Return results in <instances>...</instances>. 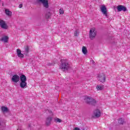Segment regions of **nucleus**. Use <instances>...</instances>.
Listing matches in <instances>:
<instances>
[{
	"label": "nucleus",
	"instance_id": "cd10ccee",
	"mask_svg": "<svg viewBox=\"0 0 130 130\" xmlns=\"http://www.w3.org/2000/svg\"><path fill=\"white\" fill-rule=\"evenodd\" d=\"M91 62H92V64L95 65V61H94L93 60H91Z\"/></svg>",
	"mask_w": 130,
	"mask_h": 130
},
{
	"label": "nucleus",
	"instance_id": "f03ea898",
	"mask_svg": "<svg viewBox=\"0 0 130 130\" xmlns=\"http://www.w3.org/2000/svg\"><path fill=\"white\" fill-rule=\"evenodd\" d=\"M60 69L62 70L63 72H67V71L70 69V64L67 62H64L61 64Z\"/></svg>",
	"mask_w": 130,
	"mask_h": 130
},
{
	"label": "nucleus",
	"instance_id": "dca6fc26",
	"mask_svg": "<svg viewBox=\"0 0 130 130\" xmlns=\"http://www.w3.org/2000/svg\"><path fill=\"white\" fill-rule=\"evenodd\" d=\"M5 13L7 16H9V17H11L12 16V12L10 11L9 9L5 10Z\"/></svg>",
	"mask_w": 130,
	"mask_h": 130
},
{
	"label": "nucleus",
	"instance_id": "20e7f679",
	"mask_svg": "<svg viewBox=\"0 0 130 130\" xmlns=\"http://www.w3.org/2000/svg\"><path fill=\"white\" fill-rule=\"evenodd\" d=\"M36 2L38 4H40V3L42 4L44 8H46V9H48L49 7V5H48V1L47 0H36Z\"/></svg>",
	"mask_w": 130,
	"mask_h": 130
},
{
	"label": "nucleus",
	"instance_id": "b1692460",
	"mask_svg": "<svg viewBox=\"0 0 130 130\" xmlns=\"http://www.w3.org/2000/svg\"><path fill=\"white\" fill-rule=\"evenodd\" d=\"M46 112H48L49 113H50V115H53V113H52V111L51 110H47Z\"/></svg>",
	"mask_w": 130,
	"mask_h": 130
},
{
	"label": "nucleus",
	"instance_id": "2f4dec72",
	"mask_svg": "<svg viewBox=\"0 0 130 130\" xmlns=\"http://www.w3.org/2000/svg\"><path fill=\"white\" fill-rule=\"evenodd\" d=\"M0 2H1V0H0Z\"/></svg>",
	"mask_w": 130,
	"mask_h": 130
},
{
	"label": "nucleus",
	"instance_id": "393cba45",
	"mask_svg": "<svg viewBox=\"0 0 130 130\" xmlns=\"http://www.w3.org/2000/svg\"><path fill=\"white\" fill-rule=\"evenodd\" d=\"M59 14H60L61 15H62V14H64V11H63V10L59 9Z\"/></svg>",
	"mask_w": 130,
	"mask_h": 130
},
{
	"label": "nucleus",
	"instance_id": "5701e85b",
	"mask_svg": "<svg viewBox=\"0 0 130 130\" xmlns=\"http://www.w3.org/2000/svg\"><path fill=\"white\" fill-rule=\"evenodd\" d=\"M79 30H76L74 31V36L78 37L79 36Z\"/></svg>",
	"mask_w": 130,
	"mask_h": 130
},
{
	"label": "nucleus",
	"instance_id": "ddd939ff",
	"mask_svg": "<svg viewBox=\"0 0 130 130\" xmlns=\"http://www.w3.org/2000/svg\"><path fill=\"white\" fill-rule=\"evenodd\" d=\"M51 16V11L50 9H47L46 13V18L47 19H49Z\"/></svg>",
	"mask_w": 130,
	"mask_h": 130
},
{
	"label": "nucleus",
	"instance_id": "c756f323",
	"mask_svg": "<svg viewBox=\"0 0 130 130\" xmlns=\"http://www.w3.org/2000/svg\"><path fill=\"white\" fill-rule=\"evenodd\" d=\"M28 126H29V127H30L31 124H29V125H28Z\"/></svg>",
	"mask_w": 130,
	"mask_h": 130
},
{
	"label": "nucleus",
	"instance_id": "1a4fd4ad",
	"mask_svg": "<svg viewBox=\"0 0 130 130\" xmlns=\"http://www.w3.org/2000/svg\"><path fill=\"white\" fill-rule=\"evenodd\" d=\"M117 9L118 12H121V11H123V12H126L127 10L126 7L122 5L118 6L117 7Z\"/></svg>",
	"mask_w": 130,
	"mask_h": 130
},
{
	"label": "nucleus",
	"instance_id": "423d86ee",
	"mask_svg": "<svg viewBox=\"0 0 130 130\" xmlns=\"http://www.w3.org/2000/svg\"><path fill=\"white\" fill-rule=\"evenodd\" d=\"M100 116H101V112L100 111V110L96 109L94 110L92 117H94L95 118H99Z\"/></svg>",
	"mask_w": 130,
	"mask_h": 130
},
{
	"label": "nucleus",
	"instance_id": "9d476101",
	"mask_svg": "<svg viewBox=\"0 0 130 130\" xmlns=\"http://www.w3.org/2000/svg\"><path fill=\"white\" fill-rule=\"evenodd\" d=\"M52 120V117L49 116L46 119L45 124L47 126H49L51 124V121Z\"/></svg>",
	"mask_w": 130,
	"mask_h": 130
},
{
	"label": "nucleus",
	"instance_id": "f257e3e1",
	"mask_svg": "<svg viewBox=\"0 0 130 130\" xmlns=\"http://www.w3.org/2000/svg\"><path fill=\"white\" fill-rule=\"evenodd\" d=\"M20 80V86L21 89H25L27 88V78L26 76L22 74L20 76L19 75L15 74L13 76L12 78V81L13 83H18Z\"/></svg>",
	"mask_w": 130,
	"mask_h": 130
},
{
	"label": "nucleus",
	"instance_id": "4468645a",
	"mask_svg": "<svg viewBox=\"0 0 130 130\" xmlns=\"http://www.w3.org/2000/svg\"><path fill=\"white\" fill-rule=\"evenodd\" d=\"M29 46H24V51H23V52L25 55H28V53H29Z\"/></svg>",
	"mask_w": 130,
	"mask_h": 130
},
{
	"label": "nucleus",
	"instance_id": "412c9836",
	"mask_svg": "<svg viewBox=\"0 0 130 130\" xmlns=\"http://www.w3.org/2000/svg\"><path fill=\"white\" fill-rule=\"evenodd\" d=\"M118 122L120 124H123L124 123V119L122 118L119 119Z\"/></svg>",
	"mask_w": 130,
	"mask_h": 130
},
{
	"label": "nucleus",
	"instance_id": "7ed1b4c3",
	"mask_svg": "<svg viewBox=\"0 0 130 130\" xmlns=\"http://www.w3.org/2000/svg\"><path fill=\"white\" fill-rule=\"evenodd\" d=\"M97 32L96 31L95 28H91L89 31V38L93 40L94 38H95Z\"/></svg>",
	"mask_w": 130,
	"mask_h": 130
},
{
	"label": "nucleus",
	"instance_id": "f8f14e48",
	"mask_svg": "<svg viewBox=\"0 0 130 130\" xmlns=\"http://www.w3.org/2000/svg\"><path fill=\"white\" fill-rule=\"evenodd\" d=\"M8 41H9V37H8V36H5L4 37H2L0 39V41H2L5 43H8Z\"/></svg>",
	"mask_w": 130,
	"mask_h": 130
},
{
	"label": "nucleus",
	"instance_id": "6e6552de",
	"mask_svg": "<svg viewBox=\"0 0 130 130\" xmlns=\"http://www.w3.org/2000/svg\"><path fill=\"white\" fill-rule=\"evenodd\" d=\"M0 27H1L2 29L7 30V29H8V25L6 23V21L3 20H0Z\"/></svg>",
	"mask_w": 130,
	"mask_h": 130
},
{
	"label": "nucleus",
	"instance_id": "a878e982",
	"mask_svg": "<svg viewBox=\"0 0 130 130\" xmlns=\"http://www.w3.org/2000/svg\"><path fill=\"white\" fill-rule=\"evenodd\" d=\"M74 130H81V129L78 127H76Z\"/></svg>",
	"mask_w": 130,
	"mask_h": 130
},
{
	"label": "nucleus",
	"instance_id": "f3484780",
	"mask_svg": "<svg viewBox=\"0 0 130 130\" xmlns=\"http://www.w3.org/2000/svg\"><path fill=\"white\" fill-rule=\"evenodd\" d=\"M87 52H88V50H87V48L85 46L82 47V53L83 54H87Z\"/></svg>",
	"mask_w": 130,
	"mask_h": 130
},
{
	"label": "nucleus",
	"instance_id": "a211bd4d",
	"mask_svg": "<svg viewBox=\"0 0 130 130\" xmlns=\"http://www.w3.org/2000/svg\"><path fill=\"white\" fill-rule=\"evenodd\" d=\"M96 100H95L94 99L92 98L91 100L90 101L89 104L90 105H95L96 104Z\"/></svg>",
	"mask_w": 130,
	"mask_h": 130
},
{
	"label": "nucleus",
	"instance_id": "4be33fe9",
	"mask_svg": "<svg viewBox=\"0 0 130 130\" xmlns=\"http://www.w3.org/2000/svg\"><path fill=\"white\" fill-rule=\"evenodd\" d=\"M54 121L55 122H61V119L58 118H56L54 119Z\"/></svg>",
	"mask_w": 130,
	"mask_h": 130
},
{
	"label": "nucleus",
	"instance_id": "bb28decb",
	"mask_svg": "<svg viewBox=\"0 0 130 130\" xmlns=\"http://www.w3.org/2000/svg\"><path fill=\"white\" fill-rule=\"evenodd\" d=\"M23 7V5L22 4H20L19 6V8H20V9H21V8H22Z\"/></svg>",
	"mask_w": 130,
	"mask_h": 130
},
{
	"label": "nucleus",
	"instance_id": "0eeeda50",
	"mask_svg": "<svg viewBox=\"0 0 130 130\" xmlns=\"http://www.w3.org/2000/svg\"><path fill=\"white\" fill-rule=\"evenodd\" d=\"M101 11L102 13L105 15L106 18H108V15L107 14V8L105 6H103L101 7Z\"/></svg>",
	"mask_w": 130,
	"mask_h": 130
},
{
	"label": "nucleus",
	"instance_id": "2eb2a0df",
	"mask_svg": "<svg viewBox=\"0 0 130 130\" xmlns=\"http://www.w3.org/2000/svg\"><path fill=\"white\" fill-rule=\"evenodd\" d=\"M84 100L87 104H90V102H91V100H92V98L87 96L84 99Z\"/></svg>",
	"mask_w": 130,
	"mask_h": 130
},
{
	"label": "nucleus",
	"instance_id": "6ab92c4d",
	"mask_svg": "<svg viewBox=\"0 0 130 130\" xmlns=\"http://www.w3.org/2000/svg\"><path fill=\"white\" fill-rule=\"evenodd\" d=\"M96 89L98 90V91H102V90H103L104 89V87H103V86L97 85L96 87Z\"/></svg>",
	"mask_w": 130,
	"mask_h": 130
},
{
	"label": "nucleus",
	"instance_id": "9b49d317",
	"mask_svg": "<svg viewBox=\"0 0 130 130\" xmlns=\"http://www.w3.org/2000/svg\"><path fill=\"white\" fill-rule=\"evenodd\" d=\"M17 56H18V57H20V58H24V54H22V51H21L20 49H17Z\"/></svg>",
	"mask_w": 130,
	"mask_h": 130
},
{
	"label": "nucleus",
	"instance_id": "c85d7f7f",
	"mask_svg": "<svg viewBox=\"0 0 130 130\" xmlns=\"http://www.w3.org/2000/svg\"><path fill=\"white\" fill-rule=\"evenodd\" d=\"M51 64H51V63H48V66H51Z\"/></svg>",
	"mask_w": 130,
	"mask_h": 130
},
{
	"label": "nucleus",
	"instance_id": "aec40b11",
	"mask_svg": "<svg viewBox=\"0 0 130 130\" xmlns=\"http://www.w3.org/2000/svg\"><path fill=\"white\" fill-rule=\"evenodd\" d=\"M2 111L3 112H7L8 111V110H9V109H8V108L5 107V106H3L1 108Z\"/></svg>",
	"mask_w": 130,
	"mask_h": 130
},
{
	"label": "nucleus",
	"instance_id": "39448f33",
	"mask_svg": "<svg viewBox=\"0 0 130 130\" xmlns=\"http://www.w3.org/2000/svg\"><path fill=\"white\" fill-rule=\"evenodd\" d=\"M98 81L101 82V83H104L106 80L105 75L103 74H99V76H98Z\"/></svg>",
	"mask_w": 130,
	"mask_h": 130
},
{
	"label": "nucleus",
	"instance_id": "7c9ffc66",
	"mask_svg": "<svg viewBox=\"0 0 130 130\" xmlns=\"http://www.w3.org/2000/svg\"><path fill=\"white\" fill-rule=\"evenodd\" d=\"M1 125H2V123H1V121H0V126Z\"/></svg>",
	"mask_w": 130,
	"mask_h": 130
}]
</instances>
